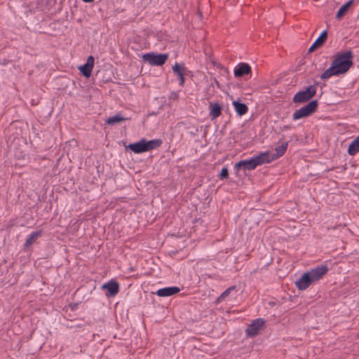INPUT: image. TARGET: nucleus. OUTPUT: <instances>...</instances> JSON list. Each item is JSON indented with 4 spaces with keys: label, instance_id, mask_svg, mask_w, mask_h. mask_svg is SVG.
<instances>
[{
    "label": "nucleus",
    "instance_id": "obj_1",
    "mask_svg": "<svg viewBox=\"0 0 359 359\" xmlns=\"http://www.w3.org/2000/svg\"><path fill=\"white\" fill-rule=\"evenodd\" d=\"M352 59L353 53L351 50L337 53L334 57L331 66L325 70L320 78L325 80L332 76L346 73L353 65Z\"/></svg>",
    "mask_w": 359,
    "mask_h": 359
},
{
    "label": "nucleus",
    "instance_id": "obj_2",
    "mask_svg": "<svg viewBox=\"0 0 359 359\" xmlns=\"http://www.w3.org/2000/svg\"><path fill=\"white\" fill-rule=\"evenodd\" d=\"M267 154L260 153L259 155L254 156L250 160L240 161L235 165V168L237 170L243 169V170H252L256 168L257 166L264 163H269L270 159L268 158Z\"/></svg>",
    "mask_w": 359,
    "mask_h": 359
},
{
    "label": "nucleus",
    "instance_id": "obj_3",
    "mask_svg": "<svg viewBox=\"0 0 359 359\" xmlns=\"http://www.w3.org/2000/svg\"><path fill=\"white\" fill-rule=\"evenodd\" d=\"M162 144V140L159 139L147 141L146 139H142L137 142L130 144L128 146L131 151L135 154H140L149 151L159 147Z\"/></svg>",
    "mask_w": 359,
    "mask_h": 359
},
{
    "label": "nucleus",
    "instance_id": "obj_4",
    "mask_svg": "<svg viewBox=\"0 0 359 359\" xmlns=\"http://www.w3.org/2000/svg\"><path fill=\"white\" fill-rule=\"evenodd\" d=\"M318 107L316 100L311 101L306 106L296 110L293 114V119L297 120L311 115Z\"/></svg>",
    "mask_w": 359,
    "mask_h": 359
},
{
    "label": "nucleus",
    "instance_id": "obj_5",
    "mask_svg": "<svg viewBox=\"0 0 359 359\" xmlns=\"http://www.w3.org/2000/svg\"><path fill=\"white\" fill-rule=\"evenodd\" d=\"M168 54H155L154 53H147L142 55L144 61L147 62L151 65L161 66L167 61Z\"/></svg>",
    "mask_w": 359,
    "mask_h": 359
},
{
    "label": "nucleus",
    "instance_id": "obj_6",
    "mask_svg": "<svg viewBox=\"0 0 359 359\" xmlns=\"http://www.w3.org/2000/svg\"><path fill=\"white\" fill-rule=\"evenodd\" d=\"M265 328V321L262 318H257L248 325L246 334L250 337L258 335Z\"/></svg>",
    "mask_w": 359,
    "mask_h": 359
},
{
    "label": "nucleus",
    "instance_id": "obj_7",
    "mask_svg": "<svg viewBox=\"0 0 359 359\" xmlns=\"http://www.w3.org/2000/svg\"><path fill=\"white\" fill-rule=\"evenodd\" d=\"M316 93V88L314 86H309L305 90L297 93L293 97L295 103H302L309 100Z\"/></svg>",
    "mask_w": 359,
    "mask_h": 359
},
{
    "label": "nucleus",
    "instance_id": "obj_8",
    "mask_svg": "<svg viewBox=\"0 0 359 359\" xmlns=\"http://www.w3.org/2000/svg\"><path fill=\"white\" fill-rule=\"evenodd\" d=\"M328 270L329 269L327 265L322 264L311 269L310 271H307V273L309 275L312 282L314 283L322 279L327 274Z\"/></svg>",
    "mask_w": 359,
    "mask_h": 359
},
{
    "label": "nucleus",
    "instance_id": "obj_9",
    "mask_svg": "<svg viewBox=\"0 0 359 359\" xmlns=\"http://www.w3.org/2000/svg\"><path fill=\"white\" fill-rule=\"evenodd\" d=\"M173 73L178 77L180 86H183L184 84V76L187 74V69L184 63L176 62L172 67Z\"/></svg>",
    "mask_w": 359,
    "mask_h": 359
},
{
    "label": "nucleus",
    "instance_id": "obj_10",
    "mask_svg": "<svg viewBox=\"0 0 359 359\" xmlns=\"http://www.w3.org/2000/svg\"><path fill=\"white\" fill-rule=\"evenodd\" d=\"M102 289L107 290L106 294L107 297H114L119 292V285L116 281L111 280L104 284Z\"/></svg>",
    "mask_w": 359,
    "mask_h": 359
},
{
    "label": "nucleus",
    "instance_id": "obj_11",
    "mask_svg": "<svg viewBox=\"0 0 359 359\" xmlns=\"http://www.w3.org/2000/svg\"><path fill=\"white\" fill-rule=\"evenodd\" d=\"M313 283L309 275L306 272L295 282V285L298 290H304Z\"/></svg>",
    "mask_w": 359,
    "mask_h": 359
},
{
    "label": "nucleus",
    "instance_id": "obj_12",
    "mask_svg": "<svg viewBox=\"0 0 359 359\" xmlns=\"http://www.w3.org/2000/svg\"><path fill=\"white\" fill-rule=\"evenodd\" d=\"M94 63L95 59L92 55H90L88 57L86 63L82 66H80L79 69L84 76L89 78L91 75L92 70L94 67Z\"/></svg>",
    "mask_w": 359,
    "mask_h": 359
},
{
    "label": "nucleus",
    "instance_id": "obj_13",
    "mask_svg": "<svg viewBox=\"0 0 359 359\" xmlns=\"http://www.w3.org/2000/svg\"><path fill=\"white\" fill-rule=\"evenodd\" d=\"M287 148V143H283L281 145L277 147L276 149H275V151L276 153L273 154H271L269 153V151H265V152H262V154H267L268 155V158L270 159V163L277 158H278L279 157L282 156L286 149Z\"/></svg>",
    "mask_w": 359,
    "mask_h": 359
},
{
    "label": "nucleus",
    "instance_id": "obj_14",
    "mask_svg": "<svg viewBox=\"0 0 359 359\" xmlns=\"http://www.w3.org/2000/svg\"><path fill=\"white\" fill-rule=\"evenodd\" d=\"M180 289L177 286L168 287L159 289L156 291V294L158 297H170L177 294Z\"/></svg>",
    "mask_w": 359,
    "mask_h": 359
},
{
    "label": "nucleus",
    "instance_id": "obj_15",
    "mask_svg": "<svg viewBox=\"0 0 359 359\" xmlns=\"http://www.w3.org/2000/svg\"><path fill=\"white\" fill-rule=\"evenodd\" d=\"M250 72L251 67L247 63H241L234 69V75L236 77H241L249 74Z\"/></svg>",
    "mask_w": 359,
    "mask_h": 359
},
{
    "label": "nucleus",
    "instance_id": "obj_16",
    "mask_svg": "<svg viewBox=\"0 0 359 359\" xmlns=\"http://www.w3.org/2000/svg\"><path fill=\"white\" fill-rule=\"evenodd\" d=\"M327 38V33L326 31H323L320 36L315 41L312 46L309 48V52L311 53L318 48L322 46L326 41Z\"/></svg>",
    "mask_w": 359,
    "mask_h": 359
},
{
    "label": "nucleus",
    "instance_id": "obj_17",
    "mask_svg": "<svg viewBox=\"0 0 359 359\" xmlns=\"http://www.w3.org/2000/svg\"><path fill=\"white\" fill-rule=\"evenodd\" d=\"M354 0H349L345 4H344L338 11L336 18L341 20L348 12L349 8L353 5Z\"/></svg>",
    "mask_w": 359,
    "mask_h": 359
},
{
    "label": "nucleus",
    "instance_id": "obj_18",
    "mask_svg": "<svg viewBox=\"0 0 359 359\" xmlns=\"http://www.w3.org/2000/svg\"><path fill=\"white\" fill-rule=\"evenodd\" d=\"M233 106L234 107L236 113L239 116H243L248 112V107L245 104L240 103L238 101H233Z\"/></svg>",
    "mask_w": 359,
    "mask_h": 359
},
{
    "label": "nucleus",
    "instance_id": "obj_19",
    "mask_svg": "<svg viewBox=\"0 0 359 359\" xmlns=\"http://www.w3.org/2000/svg\"><path fill=\"white\" fill-rule=\"evenodd\" d=\"M41 233H42L41 230L36 231L33 232L32 233H31L27 237V238L25 241V246L28 247V246L32 245L41 236Z\"/></svg>",
    "mask_w": 359,
    "mask_h": 359
},
{
    "label": "nucleus",
    "instance_id": "obj_20",
    "mask_svg": "<svg viewBox=\"0 0 359 359\" xmlns=\"http://www.w3.org/2000/svg\"><path fill=\"white\" fill-rule=\"evenodd\" d=\"M210 107V115L211 116L212 118H216L221 115L222 108L218 103L211 104Z\"/></svg>",
    "mask_w": 359,
    "mask_h": 359
},
{
    "label": "nucleus",
    "instance_id": "obj_21",
    "mask_svg": "<svg viewBox=\"0 0 359 359\" xmlns=\"http://www.w3.org/2000/svg\"><path fill=\"white\" fill-rule=\"evenodd\" d=\"M359 151V136H358L349 145L348 149V154L354 156Z\"/></svg>",
    "mask_w": 359,
    "mask_h": 359
},
{
    "label": "nucleus",
    "instance_id": "obj_22",
    "mask_svg": "<svg viewBox=\"0 0 359 359\" xmlns=\"http://www.w3.org/2000/svg\"><path fill=\"white\" fill-rule=\"evenodd\" d=\"M126 120H128V118L123 117L120 114H117L114 116L109 117L106 120V123L108 125H114Z\"/></svg>",
    "mask_w": 359,
    "mask_h": 359
},
{
    "label": "nucleus",
    "instance_id": "obj_23",
    "mask_svg": "<svg viewBox=\"0 0 359 359\" xmlns=\"http://www.w3.org/2000/svg\"><path fill=\"white\" fill-rule=\"evenodd\" d=\"M236 289V286H231L229 288H227L224 292H223L221 295L217 298V302H221L224 299H225L231 293V291L234 290Z\"/></svg>",
    "mask_w": 359,
    "mask_h": 359
},
{
    "label": "nucleus",
    "instance_id": "obj_24",
    "mask_svg": "<svg viewBox=\"0 0 359 359\" xmlns=\"http://www.w3.org/2000/svg\"><path fill=\"white\" fill-rule=\"evenodd\" d=\"M229 177V170L226 168H223L220 172L219 174V178L221 180L222 179H226Z\"/></svg>",
    "mask_w": 359,
    "mask_h": 359
},
{
    "label": "nucleus",
    "instance_id": "obj_25",
    "mask_svg": "<svg viewBox=\"0 0 359 359\" xmlns=\"http://www.w3.org/2000/svg\"><path fill=\"white\" fill-rule=\"evenodd\" d=\"M82 1L86 3H91V2L94 1L95 0H82Z\"/></svg>",
    "mask_w": 359,
    "mask_h": 359
}]
</instances>
